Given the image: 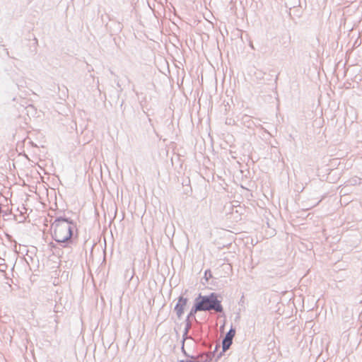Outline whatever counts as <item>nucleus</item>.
Segmentation results:
<instances>
[{
	"mask_svg": "<svg viewBox=\"0 0 362 362\" xmlns=\"http://www.w3.org/2000/svg\"><path fill=\"white\" fill-rule=\"evenodd\" d=\"M186 340H184V337L182 336V346H181V350H182V352L183 353V354L187 356V357H190V356H189L185 349V342ZM191 358H193V356H191Z\"/></svg>",
	"mask_w": 362,
	"mask_h": 362,
	"instance_id": "obj_11",
	"label": "nucleus"
},
{
	"mask_svg": "<svg viewBox=\"0 0 362 362\" xmlns=\"http://www.w3.org/2000/svg\"><path fill=\"white\" fill-rule=\"evenodd\" d=\"M188 299L187 298L180 296L178 298V301L175 306V311L176 312L177 316L179 319H180L184 314L185 308L187 304Z\"/></svg>",
	"mask_w": 362,
	"mask_h": 362,
	"instance_id": "obj_5",
	"label": "nucleus"
},
{
	"mask_svg": "<svg viewBox=\"0 0 362 362\" xmlns=\"http://www.w3.org/2000/svg\"><path fill=\"white\" fill-rule=\"evenodd\" d=\"M278 77H279V74H277V75L276 76V78H275V79H274V82H275V83H276V84L277 83Z\"/></svg>",
	"mask_w": 362,
	"mask_h": 362,
	"instance_id": "obj_16",
	"label": "nucleus"
},
{
	"mask_svg": "<svg viewBox=\"0 0 362 362\" xmlns=\"http://www.w3.org/2000/svg\"><path fill=\"white\" fill-rule=\"evenodd\" d=\"M194 360H181L180 362H196Z\"/></svg>",
	"mask_w": 362,
	"mask_h": 362,
	"instance_id": "obj_15",
	"label": "nucleus"
},
{
	"mask_svg": "<svg viewBox=\"0 0 362 362\" xmlns=\"http://www.w3.org/2000/svg\"><path fill=\"white\" fill-rule=\"evenodd\" d=\"M52 237L62 248H69L78 239L76 223L70 218L57 216L51 225Z\"/></svg>",
	"mask_w": 362,
	"mask_h": 362,
	"instance_id": "obj_1",
	"label": "nucleus"
},
{
	"mask_svg": "<svg viewBox=\"0 0 362 362\" xmlns=\"http://www.w3.org/2000/svg\"><path fill=\"white\" fill-rule=\"evenodd\" d=\"M49 246L51 247L52 250H57V249H59V246H60V245L59 244L57 245L53 243H50L49 244Z\"/></svg>",
	"mask_w": 362,
	"mask_h": 362,
	"instance_id": "obj_14",
	"label": "nucleus"
},
{
	"mask_svg": "<svg viewBox=\"0 0 362 362\" xmlns=\"http://www.w3.org/2000/svg\"><path fill=\"white\" fill-rule=\"evenodd\" d=\"M235 329L231 326L230 329L226 334L225 337L222 339V351L217 355L216 359V361L221 358L224 352L226 351L233 344V339L235 335Z\"/></svg>",
	"mask_w": 362,
	"mask_h": 362,
	"instance_id": "obj_4",
	"label": "nucleus"
},
{
	"mask_svg": "<svg viewBox=\"0 0 362 362\" xmlns=\"http://www.w3.org/2000/svg\"><path fill=\"white\" fill-rule=\"evenodd\" d=\"M191 318H195V316H189V313L187 315V318L185 321V327L184 329V332L182 336L184 337V340H187L188 339H192V337L188 335L189 331L191 328Z\"/></svg>",
	"mask_w": 362,
	"mask_h": 362,
	"instance_id": "obj_6",
	"label": "nucleus"
},
{
	"mask_svg": "<svg viewBox=\"0 0 362 362\" xmlns=\"http://www.w3.org/2000/svg\"><path fill=\"white\" fill-rule=\"evenodd\" d=\"M360 180H361V179L357 177H351L346 181V186H349V185L355 186V185H359Z\"/></svg>",
	"mask_w": 362,
	"mask_h": 362,
	"instance_id": "obj_9",
	"label": "nucleus"
},
{
	"mask_svg": "<svg viewBox=\"0 0 362 362\" xmlns=\"http://www.w3.org/2000/svg\"><path fill=\"white\" fill-rule=\"evenodd\" d=\"M196 362H199V361H197Z\"/></svg>",
	"mask_w": 362,
	"mask_h": 362,
	"instance_id": "obj_19",
	"label": "nucleus"
},
{
	"mask_svg": "<svg viewBox=\"0 0 362 362\" xmlns=\"http://www.w3.org/2000/svg\"><path fill=\"white\" fill-rule=\"evenodd\" d=\"M269 75L271 76V78H266V81H271L272 80V78L273 77V75H272V74H269Z\"/></svg>",
	"mask_w": 362,
	"mask_h": 362,
	"instance_id": "obj_17",
	"label": "nucleus"
},
{
	"mask_svg": "<svg viewBox=\"0 0 362 362\" xmlns=\"http://www.w3.org/2000/svg\"><path fill=\"white\" fill-rule=\"evenodd\" d=\"M219 297L220 296L214 292L205 296L199 293L194 299L189 316H195L197 312L211 310L218 314H224V309L221 304V300L218 299Z\"/></svg>",
	"mask_w": 362,
	"mask_h": 362,
	"instance_id": "obj_2",
	"label": "nucleus"
},
{
	"mask_svg": "<svg viewBox=\"0 0 362 362\" xmlns=\"http://www.w3.org/2000/svg\"><path fill=\"white\" fill-rule=\"evenodd\" d=\"M7 269V264L6 263H0V272H5Z\"/></svg>",
	"mask_w": 362,
	"mask_h": 362,
	"instance_id": "obj_13",
	"label": "nucleus"
},
{
	"mask_svg": "<svg viewBox=\"0 0 362 362\" xmlns=\"http://www.w3.org/2000/svg\"><path fill=\"white\" fill-rule=\"evenodd\" d=\"M103 23H105L106 29L110 35H117L122 32L123 23L120 21H117L112 16L105 13L101 15Z\"/></svg>",
	"mask_w": 362,
	"mask_h": 362,
	"instance_id": "obj_3",
	"label": "nucleus"
},
{
	"mask_svg": "<svg viewBox=\"0 0 362 362\" xmlns=\"http://www.w3.org/2000/svg\"><path fill=\"white\" fill-rule=\"evenodd\" d=\"M131 12H132V11H129L121 10L122 16H121L120 21L122 23L129 21V19L132 18Z\"/></svg>",
	"mask_w": 362,
	"mask_h": 362,
	"instance_id": "obj_7",
	"label": "nucleus"
},
{
	"mask_svg": "<svg viewBox=\"0 0 362 362\" xmlns=\"http://www.w3.org/2000/svg\"><path fill=\"white\" fill-rule=\"evenodd\" d=\"M148 121H149L150 122H151V121H152V120H151V118H148Z\"/></svg>",
	"mask_w": 362,
	"mask_h": 362,
	"instance_id": "obj_18",
	"label": "nucleus"
},
{
	"mask_svg": "<svg viewBox=\"0 0 362 362\" xmlns=\"http://www.w3.org/2000/svg\"><path fill=\"white\" fill-rule=\"evenodd\" d=\"M220 348V345L218 344L216 345L214 350L211 352V354L209 356H207V358L204 361V362H206L208 361H211V358L215 356V353L218 351V350Z\"/></svg>",
	"mask_w": 362,
	"mask_h": 362,
	"instance_id": "obj_10",
	"label": "nucleus"
},
{
	"mask_svg": "<svg viewBox=\"0 0 362 362\" xmlns=\"http://www.w3.org/2000/svg\"><path fill=\"white\" fill-rule=\"evenodd\" d=\"M204 278L206 279V281H208L209 279L212 278V273H211V270L207 269L205 271Z\"/></svg>",
	"mask_w": 362,
	"mask_h": 362,
	"instance_id": "obj_12",
	"label": "nucleus"
},
{
	"mask_svg": "<svg viewBox=\"0 0 362 362\" xmlns=\"http://www.w3.org/2000/svg\"><path fill=\"white\" fill-rule=\"evenodd\" d=\"M265 75H266L265 72H264L262 70H259V69L255 71V73H254V76L255 77V78L257 80H259V81H264L265 80V78H264V76Z\"/></svg>",
	"mask_w": 362,
	"mask_h": 362,
	"instance_id": "obj_8",
	"label": "nucleus"
}]
</instances>
